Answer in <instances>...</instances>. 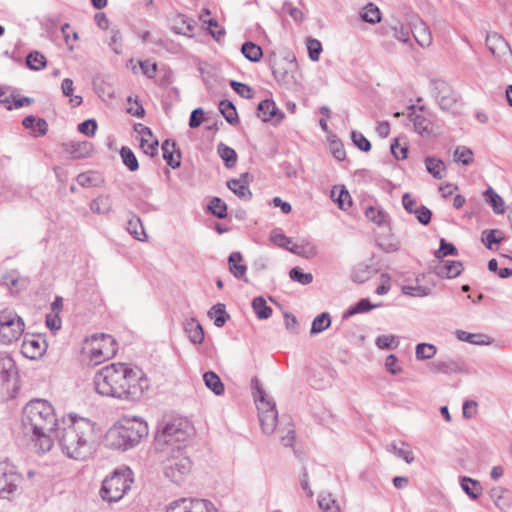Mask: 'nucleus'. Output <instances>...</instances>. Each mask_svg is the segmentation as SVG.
I'll return each instance as SVG.
<instances>
[{
    "label": "nucleus",
    "mask_w": 512,
    "mask_h": 512,
    "mask_svg": "<svg viewBox=\"0 0 512 512\" xmlns=\"http://www.w3.org/2000/svg\"><path fill=\"white\" fill-rule=\"evenodd\" d=\"M92 345L93 346L90 349L89 357L90 361H92L95 365L112 357V350H109V348L102 349L95 344Z\"/></svg>",
    "instance_id": "nucleus-51"
},
{
    "label": "nucleus",
    "mask_w": 512,
    "mask_h": 512,
    "mask_svg": "<svg viewBox=\"0 0 512 512\" xmlns=\"http://www.w3.org/2000/svg\"><path fill=\"white\" fill-rule=\"evenodd\" d=\"M391 154L396 160H404L408 154V143L404 137H398L390 144Z\"/></svg>",
    "instance_id": "nucleus-35"
},
{
    "label": "nucleus",
    "mask_w": 512,
    "mask_h": 512,
    "mask_svg": "<svg viewBox=\"0 0 512 512\" xmlns=\"http://www.w3.org/2000/svg\"><path fill=\"white\" fill-rule=\"evenodd\" d=\"M23 481V476L18 472L16 466L2 461L0 462V498L9 499L11 495L16 494Z\"/></svg>",
    "instance_id": "nucleus-10"
},
{
    "label": "nucleus",
    "mask_w": 512,
    "mask_h": 512,
    "mask_svg": "<svg viewBox=\"0 0 512 512\" xmlns=\"http://www.w3.org/2000/svg\"><path fill=\"white\" fill-rule=\"evenodd\" d=\"M205 386L215 395L220 396L224 393L225 387L220 377L213 371H207L203 374Z\"/></svg>",
    "instance_id": "nucleus-25"
},
{
    "label": "nucleus",
    "mask_w": 512,
    "mask_h": 512,
    "mask_svg": "<svg viewBox=\"0 0 512 512\" xmlns=\"http://www.w3.org/2000/svg\"><path fill=\"white\" fill-rule=\"evenodd\" d=\"M65 152L69 153L73 159L86 158L92 151V144L88 141L68 142L63 144Z\"/></svg>",
    "instance_id": "nucleus-21"
},
{
    "label": "nucleus",
    "mask_w": 512,
    "mask_h": 512,
    "mask_svg": "<svg viewBox=\"0 0 512 512\" xmlns=\"http://www.w3.org/2000/svg\"><path fill=\"white\" fill-rule=\"evenodd\" d=\"M120 156L123 164L132 172L139 169V163L135 153L131 148L127 146H123L120 149Z\"/></svg>",
    "instance_id": "nucleus-43"
},
{
    "label": "nucleus",
    "mask_w": 512,
    "mask_h": 512,
    "mask_svg": "<svg viewBox=\"0 0 512 512\" xmlns=\"http://www.w3.org/2000/svg\"><path fill=\"white\" fill-rule=\"evenodd\" d=\"M456 336L460 341L468 342L476 345H488L491 343V338L481 333H469L464 330H457Z\"/></svg>",
    "instance_id": "nucleus-26"
},
{
    "label": "nucleus",
    "mask_w": 512,
    "mask_h": 512,
    "mask_svg": "<svg viewBox=\"0 0 512 512\" xmlns=\"http://www.w3.org/2000/svg\"><path fill=\"white\" fill-rule=\"evenodd\" d=\"M166 512H217L214 505L205 499L181 498L171 502Z\"/></svg>",
    "instance_id": "nucleus-12"
},
{
    "label": "nucleus",
    "mask_w": 512,
    "mask_h": 512,
    "mask_svg": "<svg viewBox=\"0 0 512 512\" xmlns=\"http://www.w3.org/2000/svg\"><path fill=\"white\" fill-rule=\"evenodd\" d=\"M282 9L285 13H287L295 21L302 22L304 20L303 12L300 9H298L297 7H294L290 2H288V1L284 2Z\"/></svg>",
    "instance_id": "nucleus-63"
},
{
    "label": "nucleus",
    "mask_w": 512,
    "mask_h": 512,
    "mask_svg": "<svg viewBox=\"0 0 512 512\" xmlns=\"http://www.w3.org/2000/svg\"><path fill=\"white\" fill-rule=\"evenodd\" d=\"M426 170L435 178L442 179L446 176V168L444 162L434 156L425 158Z\"/></svg>",
    "instance_id": "nucleus-24"
},
{
    "label": "nucleus",
    "mask_w": 512,
    "mask_h": 512,
    "mask_svg": "<svg viewBox=\"0 0 512 512\" xmlns=\"http://www.w3.org/2000/svg\"><path fill=\"white\" fill-rule=\"evenodd\" d=\"M309 58L312 61H318L322 52V44L318 39L308 38L306 42Z\"/></svg>",
    "instance_id": "nucleus-53"
},
{
    "label": "nucleus",
    "mask_w": 512,
    "mask_h": 512,
    "mask_svg": "<svg viewBox=\"0 0 512 512\" xmlns=\"http://www.w3.org/2000/svg\"><path fill=\"white\" fill-rule=\"evenodd\" d=\"M186 435V432L181 428V423L166 422L158 427L155 441L159 445H172L175 442L185 440Z\"/></svg>",
    "instance_id": "nucleus-13"
},
{
    "label": "nucleus",
    "mask_w": 512,
    "mask_h": 512,
    "mask_svg": "<svg viewBox=\"0 0 512 512\" xmlns=\"http://www.w3.org/2000/svg\"><path fill=\"white\" fill-rule=\"evenodd\" d=\"M486 46L489 51L497 57H500L507 52L511 55L512 51L508 42L499 34L492 33L486 36Z\"/></svg>",
    "instance_id": "nucleus-17"
},
{
    "label": "nucleus",
    "mask_w": 512,
    "mask_h": 512,
    "mask_svg": "<svg viewBox=\"0 0 512 512\" xmlns=\"http://www.w3.org/2000/svg\"><path fill=\"white\" fill-rule=\"evenodd\" d=\"M289 251L295 255L304 257V258H312L316 255V248L309 241H301L300 243H294L289 248Z\"/></svg>",
    "instance_id": "nucleus-29"
},
{
    "label": "nucleus",
    "mask_w": 512,
    "mask_h": 512,
    "mask_svg": "<svg viewBox=\"0 0 512 512\" xmlns=\"http://www.w3.org/2000/svg\"><path fill=\"white\" fill-rule=\"evenodd\" d=\"M231 88L241 97L250 99L253 97L252 89L249 85L235 80L230 81Z\"/></svg>",
    "instance_id": "nucleus-58"
},
{
    "label": "nucleus",
    "mask_w": 512,
    "mask_h": 512,
    "mask_svg": "<svg viewBox=\"0 0 512 512\" xmlns=\"http://www.w3.org/2000/svg\"><path fill=\"white\" fill-rule=\"evenodd\" d=\"M487 202L492 206L494 213L502 214L504 212V201L491 187L485 191Z\"/></svg>",
    "instance_id": "nucleus-46"
},
{
    "label": "nucleus",
    "mask_w": 512,
    "mask_h": 512,
    "mask_svg": "<svg viewBox=\"0 0 512 512\" xmlns=\"http://www.w3.org/2000/svg\"><path fill=\"white\" fill-rule=\"evenodd\" d=\"M365 216L369 221L377 224L378 226H381L384 223V212L373 206H369L365 209Z\"/></svg>",
    "instance_id": "nucleus-56"
},
{
    "label": "nucleus",
    "mask_w": 512,
    "mask_h": 512,
    "mask_svg": "<svg viewBox=\"0 0 512 512\" xmlns=\"http://www.w3.org/2000/svg\"><path fill=\"white\" fill-rule=\"evenodd\" d=\"M400 14L406 21V25L391 17L389 28L392 36L399 42L412 46L410 34L413 35L417 44L423 48H427L432 44V34L426 23L416 14L410 6H403Z\"/></svg>",
    "instance_id": "nucleus-4"
},
{
    "label": "nucleus",
    "mask_w": 512,
    "mask_h": 512,
    "mask_svg": "<svg viewBox=\"0 0 512 512\" xmlns=\"http://www.w3.org/2000/svg\"><path fill=\"white\" fill-rule=\"evenodd\" d=\"M463 271L460 261L444 260L435 267V273L442 278H456Z\"/></svg>",
    "instance_id": "nucleus-20"
},
{
    "label": "nucleus",
    "mask_w": 512,
    "mask_h": 512,
    "mask_svg": "<svg viewBox=\"0 0 512 512\" xmlns=\"http://www.w3.org/2000/svg\"><path fill=\"white\" fill-rule=\"evenodd\" d=\"M132 471L127 468L123 472H114L112 476L107 477L100 489V495L103 500L116 502L120 500L130 489L133 479Z\"/></svg>",
    "instance_id": "nucleus-8"
},
{
    "label": "nucleus",
    "mask_w": 512,
    "mask_h": 512,
    "mask_svg": "<svg viewBox=\"0 0 512 512\" xmlns=\"http://www.w3.org/2000/svg\"><path fill=\"white\" fill-rule=\"evenodd\" d=\"M461 488L473 500L478 499L482 492L480 482L469 477H462Z\"/></svg>",
    "instance_id": "nucleus-32"
},
{
    "label": "nucleus",
    "mask_w": 512,
    "mask_h": 512,
    "mask_svg": "<svg viewBox=\"0 0 512 512\" xmlns=\"http://www.w3.org/2000/svg\"><path fill=\"white\" fill-rule=\"evenodd\" d=\"M148 425L137 418H124L115 423L105 434L108 448L126 451L140 443L148 436Z\"/></svg>",
    "instance_id": "nucleus-5"
},
{
    "label": "nucleus",
    "mask_w": 512,
    "mask_h": 512,
    "mask_svg": "<svg viewBox=\"0 0 512 512\" xmlns=\"http://www.w3.org/2000/svg\"><path fill=\"white\" fill-rule=\"evenodd\" d=\"M437 352L435 345L430 343H419L415 348V356L417 360L432 359Z\"/></svg>",
    "instance_id": "nucleus-47"
},
{
    "label": "nucleus",
    "mask_w": 512,
    "mask_h": 512,
    "mask_svg": "<svg viewBox=\"0 0 512 512\" xmlns=\"http://www.w3.org/2000/svg\"><path fill=\"white\" fill-rule=\"evenodd\" d=\"M192 462L186 452L177 446L172 448L164 461V475L172 482L179 484L190 473Z\"/></svg>",
    "instance_id": "nucleus-7"
},
{
    "label": "nucleus",
    "mask_w": 512,
    "mask_h": 512,
    "mask_svg": "<svg viewBox=\"0 0 512 512\" xmlns=\"http://www.w3.org/2000/svg\"><path fill=\"white\" fill-rule=\"evenodd\" d=\"M415 214L417 220L423 224L427 225L431 221L432 213L431 211L424 205H420L415 208V211L412 213Z\"/></svg>",
    "instance_id": "nucleus-61"
},
{
    "label": "nucleus",
    "mask_w": 512,
    "mask_h": 512,
    "mask_svg": "<svg viewBox=\"0 0 512 512\" xmlns=\"http://www.w3.org/2000/svg\"><path fill=\"white\" fill-rule=\"evenodd\" d=\"M208 315L210 317H214V325L216 327H222L230 318L229 314L225 310V305L222 303L213 305L208 312Z\"/></svg>",
    "instance_id": "nucleus-41"
},
{
    "label": "nucleus",
    "mask_w": 512,
    "mask_h": 512,
    "mask_svg": "<svg viewBox=\"0 0 512 512\" xmlns=\"http://www.w3.org/2000/svg\"><path fill=\"white\" fill-rule=\"evenodd\" d=\"M360 18L367 23L375 24L382 19L380 9L373 3H368L360 13Z\"/></svg>",
    "instance_id": "nucleus-34"
},
{
    "label": "nucleus",
    "mask_w": 512,
    "mask_h": 512,
    "mask_svg": "<svg viewBox=\"0 0 512 512\" xmlns=\"http://www.w3.org/2000/svg\"><path fill=\"white\" fill-rule=\"evenodd\" d=\"M112 208V200L109 195H101L90 204V209L97 214H107Z\"/></svg>",
    "instance_id": "nucleus-39"
},
{
    "label": "nucleus",
    "mask_w": 512,
    "mask_h": 512,
    "mask_svg": "<svg viewBox=\"0 0 512 512\" xmlns=\"http://www.w3.org/2000/svg\"><path fill=\"white\" fill-rule=\"evenodd\" d=\"M453 157L456 163L462 165H470L474 160L472 150L466 146H457Z\"/></svg>",
    "instance_id": "nucleus-49"
},
{
    "label": "nucleus",
    "mask_w": 512,
    "mask_h": 512,
    "mask_svg": "<svg viewBox=\"0 0 512 512\" xmlns=\"http://www.w3.org/2000/svg\"><path fill=\"white\" fill-rule=\"evenodd\" d=\"M209 211L217 218L223 219L227 216V205L219 197H213L208 205Z\"/></svg>",
    "instance_id": "nucleus-50"
},
{
    "label": "nucleus",
    "mask_w": 512,
    "mask_h": 512,
    "mask_svg": "<svg viewBox=\"0 0 512 512\" xmlns=\"http://www.w3.org/2000/svg\"><path fill=\"white\" fill-rule=\"evenodd\" d=\"M90 341L102 349L109 348V350H112V357L117 352L116 340L109 334H94L91 336Z\"/></svg>",
    "instance_id": "nucleus-30"
},
{
    "label": "nucleus",
    "mask_w": 512,
    "mask_h": 512,
    "mask_svg": "<svg viewBox=\"0 0 512 512\" xmlns=\"http://www.w3.org/2000/svg\"><path fill=\"white\" fill-rule=\"evenodd\" d=\"M260 108L269 109V111L267 112V122L271 121L272 123L277 124L281 121V119L284 116V114L276 107L275 102L271 99H265L261 101Z\"/></svg>",
    "instance_id": "nucleus-42"
},
{
    "label": "nucleus",
    "mask_w": 512,
    "mask_h": 512,
    "mask_svg": "<svg viewBox=\"0 0 512 512\" xmlns=\"http://www.w3.org/2000/svg\"><path fill=\"white\" fill-rule=\"evenodd\" d=\"M242 55L250 62L257 63L263 57L262 48L254 42L247 41L241 46Z\"/></svg>",
    "instance_id": "nucleus-27"
},
{
    "label": "nucleus",
    "mask_w": 512,
    "mask_h": 512,
    "mask_svg": "<svg viewBox=\"0 0 512 512\" xmlns=\"http://www.w3.org/2000/svg\"><path fill=\"white\" fill-rule=\"evenodd\" d=\"M21 423L24 433L30 435L33 448L46 453L53 446L51 433L57 425L52 404L44 399H32L23 408Z\"/></svg>",
    "instance_id": "nucleus-2"
},
{
    "label": "nucleus",
    "mask_w": 512,
    "mask_h": 512,
    "mask_svg": "<svg viewBox=\"0 0 512 512\" xmlns=\"http://www.w3.org/2000/svg\"><path fill=\"white\" fill-rule=\"evenodd\" d=\"M408 120L413 124L414 131L422 137H428L433 133L432 121L424 114L423 107L416 109L409 107Z\"/></svg>",
    "instance_id": "nucleus-14"
},
{
    "label": "nucleus",
    "mask_w": 512,
    "mask_h": 512,
    "mask_svg": "<svg viewBox=\"0 0 512 512\" xmlns=\"http://www.w3.org/2000/svg\"><path fill=\"white\" fill-rule=\"evenodd\" d=\"M318 505L323 512H339L340 510L336 499L331 493H320L318 497Z\"/></svg>",
    "instance_id": "nucleus-40"
},
{
    "label": "nucleus",
    "mask_w": 512,
    "mask_h": 512,
    "mask_svg": "<svg viewBox=\"0 0 512 512\" xmlns=\"http://www.w3.org/2000/svg\"><path fill=\"white\" fill-rule=\"evenodd\" d=\"M242 260L243 258L240 252H232L228 257L230 272L235 278L240 280L244 279L247 272V266L240 263Z\"/></svg>",
    "instance_id": "nucleus-23"
},
{
    "label": "nucleus",
    "mask_w": 512,
    "mask_h": 512,
    "mask_svg": "<svg viewBox=\"0 0 512 512\" xmlns=\"http://www.w3.org/2000/svg\"><path fill=\"white\" fill-rule=\"evenodd\" d=\"M335 202L338 204V207L342 210H346L352 205V200L349 192L342 188L338 197L335 199Z\"/></svg>",
    "instance_id": "nucleus-64"
},
{
    "label": "nucleus",
    "mask_w": 512,
    "mask_h": 512,
    "mask_svg": "<svg viewBox=\"0 0 512 512\" xmlns=\"http://www.w3.org/2000/svg\"><path fill=\"white\" fill-rule=\"evenodd\" d=\"M183 329L191 343L198 345L204 341V329L196 318H189L183 322Z\"/></svg>",
    "instance_id": "nucleus-18"
},
{
    "label": "nucleus",
    "mask_w": 512,
    "mask_h": 512,
    "mask_svg": "<svg viewBox=\"0 0 512 512\" xmlns=\"http://www.w3.org/2000/svg\"><path fill=\"white\" fill-rule=\"evenodd\" d=\"M430 92L442 110H452L457 103V96L455 92L443 79H431Z\"/></svg>",
    "instance_id": "nucleus-11"
},
{
    "label": "nucleus",
    "mask_w": 512,
    "mask_h": 512,
    "mask_svg": "<svg viewBox=\"0 0 512 512\" xmlns=\"http://www.w3.org/2000/svg\"><path fill=\"white\" fill-rule=\"evenodd\" d=\"M26 64L31 70L40 71L46 67L47 61L42 53L33 51L27 55Z\"/></svg>",
    "instance_id": "nucleus-44"
},
{
    "label": "nucleus",
    "mask_w": 512,
    "mask_h": 512,
    "mask_svg": "<svg viewBox=\"0 0 512 512\" xmlns=\"http://www.w3.org/2000/svg\"><path fill=\"white\" fill-rule=\"evenodd\" d=\"M456 254H457L456 247L452 243L447 242L445 239H441L440 247L435 252V257L437 259H441L445 256L456 255Z\"/></svg>",
    "instance_id": "nucleus-57"
},
{
    "label": "nucleus",
    "mask_w": 512,
    "mask_h": 512,
    "mask_svg": "<svg viewBox=\"0 0 512 512\" xmlns=\"http://www.w3.org/2000/svg\"><path fill=\"white\" fill-rule=\"evenodd\" d=\"M270 238L274 244L278 245L279 247L285 248L286 250L289 251V248L292 244L291 238L287 237L278 230H273Z\"/></svg>",
    "instance_id": "nucleus-59"
},
{
    "label": "nucleus",
    "mask_w": 512,
    "mask_h": 512,
    "mask_svg": "<svg viewBox=\"0 0 512 512\" xmlns=\"http://www.w3.org/2000/svg\"><path fill=\"white\" fill-rule=\"evenodd\" d=\"M501 231L497 229H487L482 232L481 241L485 245V247L489 250H494L493 245L499 244L502 241V237L500 236Z\"/></svg>",
    "instance_id": "nucleus-45"
},
{
    "label": "nucleus",
    "mask_w": 512,
    "mask_h": 512,
    "mask_svg": "<svg viewBox=\"0 0 512 512\" xmlns=\"http://www.w3.org/2000/svg\"><path fill=\"white\" fill-rule=\"evenodd\" d=\"M373 307H375L373 304H371V302L369 301V299L367 298H363L361 300H359L357 303H355L354 305L350 306L342 315V319L343 320H346L358 313H365V312H368L370 311Z\"/></svg>",
    "instance_id": "nucleus-36"
},
{
    "label": "nucleus",
    "mask_w": 512,
    "mask_h": 512,
    "mask_svg": "<svg viewBox=\"0 0 512 512\" xmlns=\"http://www.w3.org/2000/svg\"><path fill=\"white\" fill-rule=\"evenodd\" d=\"M252 388L255 390L254 399L259 410V421L265 434L275 431L278 412L273 401L267 399V395L257 378L252 379Z\"/></svg>",
    "instance_id": "nucleus-6"
},
{
    "label": "nucleus",
    "mask_w": 512,
    "mask_h": 512,
    "mask_svg": "<svg viewBox=\"0 0 512 512\" xmlns=\"http://www.w3.org/2000/svg\"><path fill=\"white\" fill-rule=\"evenodd\" d=\"M98 394L133 401L148 388V380L139 368L125 363H112L101 368L94 376Z\"/></svg>",
    "instance_id": "nucleus-1"
},
{
    "label": "nucleus",
    "mask_w": 512,
    "mask_h": 512,
    "mask_svg": "<svg viewBox=\"0 0 512 512\" xmlns=\"http://www.w3.org/2000/svg\"><path fill=\"white\" fill-rule=\"evenodd\" d=\"M23 354L31 359H36L45 351V341L34 336L25 337L22 344Z\"/></svg>",
    "instance_id": "nucleus-19"
},
{
    "label": "nucleus",
    "mask_w": 512,
    "mask_h": 512,
    "mask_svg": "<svg viewBox=\"0 0 512 512\" xmlns=\"http://www.w3.org/2000/svg\"><path fill=\"white\" fill-rule=\"evenodd\" d=\"M429 369L433 373L453 374L464 372V363L457 359L433 361Z\"/></svg>",
    "instance_id": "nucleus-15"
},
{
    "label": "nucleus",
    "mask_w": 512,
    "mask_h": 512,
    "mask_svg": "<svg viewBox=\"0 0 512 512\" xmlns=\"http://www.w3.org/2000/svg\"><path fill=\"white\" fill-rule=\"evenodd\" d=\"M252 308L258 319H268L272 315V308L267 305L266 300L262 296L253 299Z\"/></svg>",
    "instance_id": "nucleus-38"
},
{
    "label": "nucleus",
    "mask_w": 512,
    "mask_h": 512,
    "mask_svg": "<svg viewBox=\"0 0 512 512\" xmlns=\"http://www.w3.org/2000/svg\"><path fill=\"white\" fill-rule=\"evenodd\" d=\"M97 130V122L94 119H88L78 125V131L86 136H93Z\"/></svg>",
    "instance_id": "nucleus-62"
},
{
    "label": "nucleus",
    "mask_w": 512,
    "mask_h": 512,
    "mask_svg": "<svg viewBox=\"0 0 512 512\" xmlns=\"http://www.w3.org/2000/svg\"><path fill=\"white\" fill-rule=\"evenodd\" d=\"M163 159L173 169L179 168L181 165V151L177 148V144L172 139H166L162 143Z\"/></svg>",
    "instance_id": "nucleus-16"
},
{
    "label": "nucleus",
    "mask_w": 512,
    "mask_h": 512,
    "mask_svg": "<svg viewBox=\"0 0 512 512\" xmlns=\"http://www.w3.org/2000/svg\"><path fill=\"white\" fill-rule=\"evenodd\" d=\"M126 229L131 235H133L135 239L139 241H145L147 239L142 221L137 215L133 214L127 221Z\"/></svg>",
    "instance_id": "nucleus-28"
},
{
    "label": "nucleus",
    "mask_w": 512,
    "mask_h": 512,
    "mask_svg": "<svg viewBox=\"0 0 512 512\" xmlns=\"http://www.w3.org/2000/svg\"><path fill=\"white\" fill-rule=\"evenodd\" d=\"M22 318L12 311L0 312V343L8 345L18 340L24 332Z\"/></svg>",
    "instance_id": "nucleus-9"
},
{
    "label": "nucleus",
    "mask_w": 512,
    "mask_h": 512,
    "mask_svg": "<svg viewBox=\"0 0 512 512\" xmlns=\"http://www.w3.org/2000/svg\"><path fill=\"white\" fill-rule=\"evenodd\" d=\"M331 325V316L328 312H322L317 315L311 324L310 335L319 334L326 329H328Z\"/></svg>",
    "instance_id": "nucleus-33"
},
{
    "label": "nucleus",
    "mask_w": 512,
    "mask_h": 512,
    "mask_svg": "<svg viewBox=\"0 0 512 512\" xmlns=\"http://www.w3.org/2000/svg\"><path fill=\"white\" fill-rule=\"evenodd\" d=\"M219 110L229 124L236 125L239 123L236 107L231 101L221 100L219 103Z\"/></svg>",
    "instance_id": "nucleus-31"
},
{
    "label": "nucleus",
    "mask_w": 512,
    "mask_h": 512,
    "mask_svg": "<svg viewBox=\"0 0 512 512\" xmlns=\"http://www.w3.org/2000/svg\"><path fill=\"white\" fill-rule=\"evenodd\" d=\"M217 152L227 168L235 166L237 162V153L233 148L225 145L224 143H219L217 146Z\"/></svg>",
    "instance_id": "nucleus-37"
},
{
    "label": "nucleus",
    "mask_w": 512,
    "mask_h": 512,
    "mask_svg": "<svg viewBox=\"0 0 512 512\" xmlns=\"http://www.w3.org/2000/svg\"><path fill=\"white\" fill-rule=\"evenodd\" d=\"M289 277L291 280L302 285H308L313 281V275L311 273L303 272L299 267H293L289 271Z\"/></svg>",
    "instance_id": "nucleus-52"
},
{
    "label": "nucleus",
    "mask_w": 512,
    "mask_h": 512,
    "mask_svg": "<svg viewBox=\"0 0 512 512\" xmlns=\"http://www.w3.org/2000/svg\"><path fill=\"white\" fill-rule=\"evenodd\" d=\"M2 284L7 286L12 293L19 292L26 284V281L16 276L14 273H7L1 278Z\"/></svg>",
    "instance_id": "nucleus-48"
},
{
    "label": "nucleus",
    "mask_w": 512,
    "mask_h": 512,
    "mask_svg": "<svg viewBox=\"0 0 512 512\" xmlns=\"http://www.w3.org/2000/svg\"><path fill=\"white\" fill-rule=\"evenodd\" d=\"M329 149L334 158L338 161H343L346 157L343 143L338 139H330Z\"/></svg>",
    "instance_id": "nucleus-54"
},
{
    "label": "nucleus",
    "mask_w": 512,
    "mask_h": 512,
    "mask_svg": "<svg viewBox=\"0 0 512 512\" xmlns=\"http://www.w3.org/2000/svg\"><path fill=\"white\" fill-rule=\"evenodd\" d=\"M351 139L354 145L361 151L368 152L371 149L370 141L362 133L352 131Z\"/></svg>",
    "instance_id": "nucleus-55"
},
{
    "label": "nucleus",
    "mask_w": 512,
    "mask_h": 512,
    "mask_svg": "<svg viewBox=\"0 0 512 512\" xmlns=\"http://www.w3.org/2000/svg\"><path fill=\"white\" fill-rule=\"evenodd\" d=\"M111 33V36H110V41H109V46L113 49V51L116 53V54H120L121 53V48H122V34H121V31L116 28V27H113L110 31Z\"/></svg>",
    "instance_id": "nucleus-60"
},
{
    "label": "nucleus",
    "mask_w": 512,
    "mask_h": 512,
    "mask_svg": "<svg viewBox=\"0 0 512 512\" xmlns=\"http://www.w3.org/2000/svg\"><path fill=\"white\" fill-rule=\"evenodd\" d=\"M58 434L63 453L74 460L89 458L94 450V423L82 417L70 415Z\"/></svg>",
    "instance_id": "nucleus-3"
},
{
    "label": "nucleus",
    "mask_w": 512,
    "mask_h": 512,
    "mask_svg": "<svg viewBox=\"0 0 512 512\" xmlns=\"http://www.w3.org/2000/svg\"><path fill=\"white\" fill-rule=\"evenodd\" d=\"M386 449L397 458L404 460L407 464H411L414 461V454L410 445L403 441H394Z\"/></svg>",
    "instance_id": "nucleus-22"
}]
</instances>
